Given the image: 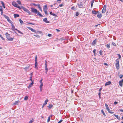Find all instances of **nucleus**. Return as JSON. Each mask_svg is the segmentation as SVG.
<instances>
[{"label": "nucleus", "mask_w": 123, "mask_h": 123, "mask_svg": "<svg viewBox=\"0 0 123 123\" xmlns=\"http://www.w3.org/2000/svg\"><path fill=\"white\" fill-rule=\"evenodd\" d=\"M21 9H22L24 11L28 13V14L30 15L31 14V13L30 11L28 9L23 6H21Z\"/></svg>", "instance_id": "obj_1"}, {"label": "nucleus", "mask_w": 123, "mask_h": 123, "mask_svg": "<svg viewBox=\"0 0 123 123\" xmlns=\"http://www.w3.org/2000/svg\"><path fill=\"white\" fill-rule=\"evenodd\" d=\"M12 5L14 7L19 9H21V6H18V5L15 2L13 1L12 3Z\"/></svg>", "instance_id": "obj_2"}, {"label": "nucleus", "mask_w": 123, "mask_h": 123, "mask_svg": "<svg viewBox=\"0 0 123 123\" xmlns=\"http://www.w3.org/2000/svg\"><path fill=\"white\" fill-rule=\"evenodd\" d=\"M5 35L6 36V37L7 38V39L9 40L10 41H12L13 39V38H10L9 37H10L9 35L8 34L7 32L6 33Z\"/></svg>", "instance_id": "obj_3"}, {"label": "nucleus", "mask_w": 123, "mask_h": 123, "mask_svg": "<svg viewBox=\"0 0 123 123\" xmlns=\"http://www.w3.org/2000/svg\"><path fill=\"white\" fill-rule=\"evenodd\" d=\"M119 60L118 59H117L116 62V68L117 69L119 68Z\"/></svg>", "instance_id": "obj_4"}, {"label": "nucleus", "mask_w": 123, "mask_h": 123, "mask_svg": "<svg viewBox=\"0 0 123 123\" xmlns=\"http://www.w3.org/2000/svg\"><path fill=\"white\" fill-rule=\"evenodd\" d=\"M31 11L33 13H37L38 12V11L37 10L33 8L32 7L31 8Z\"/></svg>", "instance_id": "obj_5"}, {"label": "nucleus", "mask_w": 123, "mask_h": 123, "mask_svg": "<svg viewBox=\"0 0 123 123\" xmlns=\"http://www.w3.org/2000/svg\"><path fill=\"white\" fill-rule=\"evenodd\" d=\"M106 6L105 5L104 6L103 8L102 11V12L103 13H105L106 11Z\"/></svg>", "instance_id": "obj_6"}, {"label": "nucleus", "mask_w": 123, "mask_h": 123, "mask_svg": "<svg viewBox=\"0 0 123 123\" xmlns=\"http://www.w3.org/2000/svg\"><path fill=\"white\" fill-rule=\"evenodd\" d=\"M49 101V100L48 99H47L45 101L44 103L43 104L42 108H43L44 107V106L46 104H47V103Z\"/></svg>", "instance_id": "obj_7"}, {"label": "nucleus", "mask_w": 123, "mask_h": 123, "mask_svg": "<svg viewBox=\"0 0 123 123\" xmlns=\"http://www.w3.org/2000/svg\"><path fill=\"white\" fill-rule=\"evenodd\" d=\"M40 89L41 91H42L43 89V83H40Z\"/></svg>", "instance_id": "obj_8"}, {"label": "nucleus", "mask_w": 123, "mask_h": 123, "mask_svg": "<svg viewBox=\"0 0 123 123\" xmlns=\"http://www.w3.org/2000/svg\"><path fill=\"white\" fill-rule=\"evenodd\" d=\"M123 81V79L120 81L119 82V85L121 87L122 86Z\"/></svg>", "instance_id": "obj_9"}, {"label": "nucleus", "mask_w": 123, "mask_h": 123, "mask_svg": "<svg viewBox=\"0 0 123 123\" xmlns=\"http://www.w3.org/2000/svg\"><path fill=\"white\" fill-rule=\"evenodd\" d=\"M105 106L106 107V109L108 111H109L110 109L108 107V105H107L106 103L105 104Z\"/></svg>", "instance_id": "obj_10"}, {"label": "nucleus", "mask_w": 123, "mask_h": 123, "mask_svg": "<svg viewBox=\"0 0 123 123\" xmlns=\"http://www.w3.org/2000/svg\"><path fill=\"white\" fill-rule=\"evenodd\" d=\"M111 83V82L110 81H108L107 82H106L105 84V86H107L109 85Z\"/></svg>", "instance_id": "obj_11"}, {"label": "nucleus", "mask_w": 123, "mask_h": 123, "mask_svg": "<svg viewBox=\"0 0 123 123\" xmlns=\"http://www.w3.org/2000/svg\"><path fill=\"white\" fill-rule=\"evenodd\" d=\"M34 84V83L33 81L30 84L29 86H28V88H30Z\"/></svg>", "instance_id": "obj_12"}, {"label": "nucleus", "mask_w": 123, "mask_h": 123, "mask_svg": "<svg viewBox=\"0 0 123 123\" xmlns=\"http://www.w3.org/2000/svg\"><path fill=\"white\" fill-rule=\"evenodd\" d=\"M47 18H44L43 20L44 22L46 23H49V21L47 20Z\"/></svg>", "instance_id": "obj_13"}, {"label": "nucleus", "mask_w": 123, "mask_h": 123, "mask_svg": "<svg viewBox=\"0 0 123 123\" xmlns=\"http://www.w3.org/2000/svg\"><path fill=\"white\" fill-rule=\"evenodd\" d=\"M19 100L17 101L14 102L13 105H17L19 103Z\"/></svg>", "instance_id": "obj_14"}, {"label": "nucleus", "mask_w": 123, "mask_h": 123, "mask_svg": "<svg viewBox=\"0 0 123 123\" xmlns=\"http://www.w3.org/2000/svg\"><path fill=\"white\" fill-rule=\"evenodd\" d=\"M47 5H45L44 6L43 8V10H44V11L47 10Z\"/></svg>", "instance_id": "obj_15"}, {"label": "nucleus", "mask_w": 123, "mask_h": 123, "mask_svg": "<svg viewBox=\"0 0 123 123\" xmlns=\"http://www.w3.org/2000/svg\"><path fill=\"white\" fill-rule=\"evenodd\" d=\"M96 41H96V39H95V40H94L93 41V42L92 43V45H94L96 43Z\"/></svg>", "instance_id": "obj_16"}, {"label": "nucleus", "mask_w": 123, "mask_h": 123, "mask_svg": "<svg viewBox=\"0 0 123 123\" xmlns=\"http://www.w3.org/2000/svg\"><path fill=\"white\" fill-rule=\"evenodd\" d=\"M15 29V30H16V31H17L19 33H20V34H22V35L23 34V33H22V32H21V31H20L18 30L17 29Z\"/></svg>", "instance_id": "obj_17"}, {"label": "nucleus", "mask_w": 123, "mask_h": 123, "mask_svg": "<svg viewBox=\"0 0 123 123\" xmlns=\"http://www.w3.org/2000/svg\"><path fill=\"white\" fill-rule=\"evenodd\" d=\"M97 16L99 18H101L102 16V15L101 13H98L97 15Z\"/></svg>", "instance_id": "obj_18"}, {"label": "nucleus", "mask_w": 123, "mask_h": 123, "mask_svg": "<svg viewBox=\"0 0 123 123\" xmlns=\"http://www.w3.org/2000/svg\"><path fill=\"white\" fill-rule=\"evenodd\" d=\"M52 116H49L48 117V120H47V122L48 123L49 122L50 120V117H51Z\"/></svg>", "instance_id": "obj_19"}, {"label": "nucleus", "mask_w": 123, "mask_h": 123, "mask_svg": "<svg viewBox=\"0 0 123 123\" xmlns=\"http://www.w3.org/2000/svg\"><path fill=\"white\" fill-rule=\"evenodd\" d=\"M14 18H16L17 17H19V15L18 14H14Z\"/></svg>", "instance_id": "obj_20"}, {"label": "nucleus", "mask_w": 123, "mask_h": 123, "mask_svg": "<svg viewBox=\"0 0 123 123\" xmlns=\"http://www.w3.org/2000/svg\"><path fill=\"white\" fill-rule=\"evenodd\" d=\"M114 115L115 117H117V119H118V120L120 119V117H119V116L118 115H116L115 114H114Z\"/></svg>", "instance_id": "obj_21"}, {"label": "nucleus", "mask_w": 123, "mask_h": 123, "mask_svg": "<svg viewBox=\"0 0 123 123\" xmlns=\"http://www.w3.org/2000/svg\"><path fill=\"white\" fill-rule=\"evenodd\" d=\"M11 25L12 26V29L13 30H14L15 29V27L14 25H13V24H11Z\"/></svg>", "instance_id": "obj_22"}, {"label": "nucleus", "mask_w": 123, "mask_h": 123, "mask_svg": "<svg viewBox=\"0 0 123 123\" xmlns=\"http://www.w3.org/2000/svg\"><path fill=\"white\" fill-rule=\"evenodd\" d=\"M92 13L93 14H96L97 13V12L95 11H92Z\"/></svg>", "instance_id": "obj_23"}, {"label": "nucleus", "mask_w": 123, "mask_h": 123, "mask_svg": "<svg viewBox=\"0 0 123 123\" xmlns=\"http://www.w3.org/2000/svg\"><path fill=\"white\" fill-rule=\"evenodd\" d=\"M94 2V0H92L91 2V7H92V6Z\"/></svg>", "instance_id": "obj_24"}, {"label": "nucleus", "mask_w": 123, "mask_h": 123, "mask_svg": "<svg viewBox=\"0 0 123 123\" xmlns=\"http://www.w3.org/2000/svg\"><path fill=\"white\" fill-rule=\"evenodd\" d=\"M37 15L39 16L42 17V15H41V14L38 11V12L37 13Z\"/></svg>", "instance_id": "obj_25"}, {"label": "nucleus", "mask_w": 123, "mask_h": 123, "mask_svg": "<svg viewBox=\"0 0 123 123\" xmlns=\"http://www.w3.org/2000/svg\"><path fill=\"white\" fill-rule=\"evenodd\" d=\"M53 107V105L52 104H50L49 106H48V107L50 108H51Z\"/></svg>", "instance_id": "obj_26"}, {"label": "nucleus", "mask_w": 123, "mask_h": 123, "mask_svg": "<svg viewBox=\"0 0 123 123\" xmlns=\"http://www.w3.org/2000/svg\"><path fill=\"white\" fill-rule=\"evenodd\" d=\"M0 11L1 12V14L2 15L3 13V10L2 9V8H1L0 9Z\"/></svg>", "instance_id": "obj_27"}, {"label": "nucleus", "mask_w": 123, "mask_h": 123, "mask_svg": "<svg viewBox=\"0 0 123 123\" xmlns=\"http://www.w3.org/2000/svg\"><path fill=\"white\" fill-rule=\"evenodd\" d=\"M34 120L32 118V120L29 121V123H32L33 122Z\"/></svg>", "instance_id": "obj_28"}, {"label": "nucleus", "mask_w": 123, "mask_h": 123, "mask_svg": "<svg viewBox=\"0 0 123 123\" xmlns=\"http://www.w3.org/2000/svg\"><path fill=\"white\" fill-rule=\"evenodd\" d=\"M3 16L6 19H7L8 18H9V17L7 16L6 15H3Z\"/></svg>", "instance_id": "obj_29"}, {"label": "nucleus", "mask_w": 123, "mask_h": 123, "mask_svg": "<svg viewBox=\"0 0 123 123\" xmlns=\"http://www.w3.org/2000/svg\"><path fill=\"white\" fill-rule=\"evenodd\" d=\"M17 2L19 5H21V2L19 0L17 1Z\"/></svg>", "instance_id": "obj_30"}, {"label": "nucleus", "mask_w": 123, "mask_h": 123, "mask_svg": "<svg viewBox=\"0 0 123 123\" xmlns=\"http://www.w3.org/2000/svg\"><path fill=\"white\" fill-rule=\"evenodd\" d=\"M28 98L27 96H25L24 98V100H27L28 99Z\"/></svg>", "instance_id": "obj_31"}, {"label": "nucleus", "mask_w": 123, "mask_h": 123, "mask_svg": "<svg viewBox=\"0 0 123 123\" xmlns=\"http://www.w3.org/2000/svg\"><path fill=\"white\" fill-rule=\"evenodd\" d=\"M19 21L20 23L21 24L23 23V21L22 20L20 19H19Z\"/></svg>", "instance_id": "obj_32"}, {"label": "nucleus", "mask_w": 123, "mask_h": 123, "mask_svg": "<svg viewBox=\"0 0 123 123\" xmlns=\"http://www.w3.org/2000/svg\"><path fill=\"white\" fill-rule=\"evenodd\" d=\"M27 28L30 30H31V31H33V29L32 28H31V27H27Z\"/></svg>", "instance_id": "obj_33"}, {"label": "nucleus", "mask_w": 123, "mask_h": 123, "mask_svg": "<svg viewBox=\"0 0 123 123\" xmlns=\"http://www.w3.org/2000/svg\"><path fill=\"white\" fill-rule=\"evenodd\" d=\"M27 28L30 30H31V31H33V29L32 28H31V27H27Z\"/></svg>", "instance_id": "obj_34"}, {"label": "nucleus", "mask_w": 123, "mask_h": 123, "mask_svg": "<svg viewBox=\"0 0 123 123\" xmlns=\"http://www.w3.org/2000/svg\"><path fill=\"white\" fill-rule=\"evenodd\" d=\"M0 37L4 41L5 40V39L2 37V35H0Z\"/></svg>", "instance_id": "obj_35"}, {"label": "nucleus", "mask_w": 123, "mask_h": 123, "mask_svg": "<svg viewBox=\"0 0 123 123\" xmlns=\"http://www.w3.org/2000/svg\"><path fill=\"white\" fill-rule=\"evenodd\" d=\"M106 47L108 48H109L110 47V44L109 43V44H107Z\"/></svg>", "instance_id": "obj_36"}, {"label": "nucleus", "mask_w": 123, "mask_h": 123, "mask_svg": "<svg viewBox=\"0 0 123 123\" xmlns=\"http://www.w3.org/2000/svg\"><path fill=\"white\" fill-rule=\"evenodd\" d=\"M52 15L53 16H54L55 17H58V16L55 13H53V14H52Z\"/></svg>", "instance_id": "obj_37"}, {"label": "nucleus", "mask_w": 123, "mask_h": 123, "mask_svg": "<svg viewBox=\"0 0 123 123\" xmlns=\"http://www.w3.org/2000/svg\"><path fill=\"white\" fill-rule=\"evenodd\" d=\"M29 66L28 67H25V68H24V69H25V70H26V71L27 70V69H29Z\"/></svg>", "instance_id": "obj_38"}, {"label": "nucleus", "mask_w": 123, "mask_h": 123, "mask_svg": "<svg viewBox=\"0 0 123 123\" xmlns=\"http://www.w3.org/2000/svg\"><path fill=\"white\" fill-rule=\"evenodd\" d=\"M112 44L113 46H116V44L115 43H114V42L112 43Z\"/></svg>", "instance_id": "obj_39"}, {"label": "nucleus", "mask_w": 123, "mask_h": 123, "mask_svg": "<svg viewBox=\"0 0 123 123\" xmlns=\"http://www.w3.org/2000/svg\"><path fill=\"white\" fill-rule=\"evenodd\" d=\"M44 11L45 14L46 15H48V12L47 11V10H45V11Z\"/></svg>", "instance_id": "obj_40"}, {"label": "nucleus", "mask_w": 123, "mask_h": 123, "mask_svg": "<svg viewBox=\"0 0 123 123\" xmlns=\"http://www.w3.org/2000/svg\"><path fill=\"white\" fill-rule=\"evenodd\" d=\"M47 62L46 61H45V67H47Z\"/></svg>", "instance_id": "obj_41"}, {"label": "nucleus", "mask_w": 123, "mask_h": 123, "mask_svg": "<svg viewBox=\"0 0 123 123\" xmlns=\"http://www.w3.org/2000/svg\"><path fill=\"white\" fill-rule=\"evenodd\" d=\"M79 14V13L78 12H77L75 14V15L76 16H78Z\"/></svg>", "instance_id": "obj_42"}, {"label": "nucleus", "mask_w": 123, "mask_h": 123, "mask_svg": "<svg viewBox=\"0 0 123 123\" xmlns=\"http://www.w3.org/2000/svg\"><path fill=\"white\" fill-rule=\"evenodd\" d=\"M101 112L103 113V115H105V113L103 110H101Z\"/></svg>", "instance_id": "obj_43"}, {"label": "nucleus", "mask_w": 123, "mask_h": 123, "mask_svg": "<svg viewBox=\"0 0 123 123\" xmlns=\"http://www.w3.org/2000/svg\"><path fill=\"white\" fill-rule=\"evenodd\" d=\"M117 55L119 56V59H118L119 60V59H120L121 58V56L119 54H118Z\"/></svg>", "instance_id": "obj_44"}, {"label": "nucleus", "mask_w": 123, "mask_h": 123, "mask_svg": "<svg viewBox=\"0 0 123 123\" xmlns=\"http://www.w3.org/2000/svg\"><path fill=\"white\" fill-rule=\"evenodd\" d=\"M96 51V50L95 49H94L93 50V53L95 55Z\"/></svg>", "instance_id": "obj_45"}, {"label": "nucleus", "mask_w": 123, "mask_h": 123, "mask_svg": "<svg viewBox=\"0 0 123 123\" xmlns=\"http://www.w3.org/2000/svg\"><path fill=\"white\" fill-rule=\"evenodd\" d=\"M108 112L111 114H113L114 113V112L110 111V110H109V111H108Z\"/></svg>", "instance_id": "obj_46"}, {"label": "nucleus", "mask_w": 123, "mask_h": 123, "mask_svg": "<svg viewBox=\"0 0 123 123\" xmlns=\"http://www.w3.org/2000/svg\"><path fill=\"white\" fill-rule=\"evenodd\" d=\"M33 35L37 37H39V36L38 35Z\"/></svg>", "instance_id": "obj_47"}, {"label": "nucleus", "mask_w": 123, "mask_h": 123, "mask_svg": "<svg viewBox=\"0 0 123 123\" xmlns=\"http://www.w3.org/2000/svg\"><path fill=\"white\" fill-rule=\"evenodd\" d=\"M99 54L101 55H102V51L101 50H100L99 51Z\"/></svg>", "instance_id": "obj_48"}, {"label": "nucleus", "mask_w": 123, "mask_h": 123, "mask_svg": "<svg viewBox=\"0 0 123 123\" xmlns=\"http://www.w3.org/2000/svg\"><path fill=\"white\" fill-rule=\"evenodd\" d=\"M100 94H101V93L100 92H99L98 93V95L99 97V98H101V97H100Z\"/></svg>", "instance_id": "obj_49"}, {"label": "nucleus", "mask_w": 123, "mask_h": 123, "mask_svg": "<svg viewBox=\"0 0 123 123\" xmlns=\"http://www.w3.org/2000/svg\"><path fill=\"white\" fill-rule=\"evenodd\" d=\"M35 68L36 69H38V68L37 67V65H35Z\"/></svg>", "instance_id": "obj_50"}, {"label": "nucleus", "mask_w": 123, "mask_h": 123, "mask_svg": "<svg viewBox=\"0 0 123 123\" xmlns=\"http://www.w3.org/2000/svg\"><path fill=\"white\" fill-rule=\"evenodd\" d=\"M62 120H60L59 121L58 123H61V122H62Z\"/></svg>", "instance_id": "obj_51"}, {"label": "nucleus", "mask_w": 123, "mask_h": 123, "mask_svg": "<svg viewBox=\"0 0 123 123\" xmlns=\"http://www.w3.org/2000/svg\"><path fill=\"white\" fill-rule=\"evenodd\" d=\"M1 4L2 6H3V5H4V3L2 1H1Z\"/></svg>", "instance_id": "obj_52"}, {"label": "nucleus", "mask_w": 123, "mask_h": 123, "mask_svg": "<svg viewBox=\"0 0 123 123\" xmlns=\"http://www.w3.org/2000/svg\"><path fill=\"white\" fill-rule=\"evenodd\" d=\"M37 56L36 55L35 57V61H37Z\"/></svg>", "instance_id": "obj_53"}, {"label": "nucleus", "mask_w": 123, "mask_h": 123, "mask_svg": "<svg viewBox=\"0 0 123 123\" xmlns=\"http://www.w3.org/2000/svg\"><path fill=\"white\" fill-rule=\"evenodd\" d=\"M71 9H72L73 10H75V8L74 7H73L71 8Z\"/></svg>", "instance_id": "obj_54"}, {"label": "nucleus", "mask_w": 123, "mask_h": 123, "mask_svg": "<svg viewBox=\"0 0 123 123\" xmlns=\"http://www.w3.org/2000/svg\"><path fill=\"white\" fill-rule=\"evenodd\" d=\"M8 22L11 24L13 23L10 20L8 21Z\"/></svg>", "instance_id": "obj_55"}, {"label": "nucleus", "mask_w": 123, "mask_h": 123, "mask_svg": "<svg viewBox=\"0 0 123 123\" xmlns=\"http://www.w3.org/2000/svg\"><path fill=\"white\" fill-rule=\"evenodd\" d=\"M118 103L117 102H116V101H115L114 103V105H116Z\"/></svg>", "instance_id": "obj_56"}, {"label": "nucleus", "mask_w": 123, "mask_h": 123, "mask_svg": "<svg viewBox=\"0 0 123 123\" xmlns=\"http://www.w3.org/2000/svg\"><path fill=\"white\" fill-rule=\"evenodd\" d=\"M41 11V12H42V8H41V7H39L38 8Z\"/></svg>", "instance_id": "obj_57"}, {"label": "nucleus", "mask_w": 123, "mask_h": 123, "mask_svg": "<svg viewBox=\"0 0 123 123\" xmlns=\"http://www.w3.org/2000/svg\"><path fill=\"white\" fill-rule=\"evenodd\" d=\"M32 76H31V77H30V80L31 81H32Z\"/></svg>", "instance_id": "obj_58"}, {"label": "nucleus", "mask_w": 123, "mask_h": 123, "mask_svg": "<svg viewBox=\"0 0 123 123\" xmlns=\"http://www.w3.org/2000/svg\"><path fill=\"white\" fill-rule=\"evenodd\" d=\"M52 36V35L50 34H49L48 35V36L49 37H51Z\"/></svg>", "instance_id": "obj_59"}, {"label": "nucleus", "mask_w": 123, "mask_h": 123, "mask_svg": "<svg viewBox=\"0 0 123 123\" xmlns=\"http://www.w3.org/2000/svg\"><path fill=\"white\" fill-rule=\"evenodd\" d=\"M123 75H120V78L121 79L122 78V77H123Z\"/></svg>", "instance_id": "obj_60"}, {"label": "nucleus", "mask_w": 123, "mask_h": 123, "mask_svg": "<svg viewBox=\"0 0 123 123\" xmlns=\"http://www.w3.org/2000/svg\"><path fill=\"white\" fill-rule=\"evenodd\" d=\"M45 69L46 71H48V69L47 68V67H45Z\"/></svg>", "instance_id": "obj_61"}, {"label": "nucleus", "mask_w": 123, "mask_h": 123, "mask_svg": "<svg viewBox=\"0 0 123 123\" xmlns=\"http://www.w3.org/2000/svg\"><path fill=\"white\" fill-rule=\"evenodd\" d=\"M43 80V79H41V80H40V83H43L42 82V81Z\"/></svg>", "instance_id": "obj_62"}, {"label": "nucleus", "mask_w": 123, "mask_h": 123, "mask_svg": "<svg viewBox=\"0 0 123 123\" xmlns=\"http://www.w3.org/2000/svg\"><path fill=\"white\" fill-rule=\"evenodd\" d=\"M63 6V5L62 4L60 5L59 6L60 7H61L62 6Z\"/></svg>", "instance_id": "obj_63"}, {"label": "nucleus", "mask_w": 123, "mask_h": 123, "mask_svg": "<svg viewBox=\"0 0 123 123\" xmlns=\"http://www.w3.org/2000/svg\"><path fill=\"white\" fill-rule=\"evenodd\" d=\"M119 111H120L122 112H123V110L120 109L119 110Z\"/></svg>", "instance_id": "obj_64"}]
</instances>
